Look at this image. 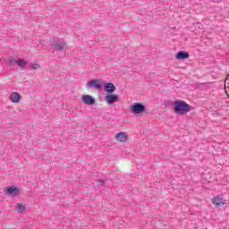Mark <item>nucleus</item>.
<instances>
[{
	"instance_id": "8",
	"label": "nucleus",
	"mask_w": 229,
	"mask_h": 229,
	"mask_svg": "<svg viewBox=\"0 0 229 229\" xmlns=\"http://www.w3.org/2000/svg\"><path fill=\"white\" fill-rule=\"evenodd\" d=\"M82 101L85 105H94V103H96V99H94L90 95H83Z\"/></svg>"
},
{
	"instance_id": "2",
	"label": "nucleus",
	"mask_w": 229,
	"mask_h": 229,
	"mask_svg": "<svg viewBox=\"0 0 229 229\" xmlns=\"http://www.w3.org/2000/svg\"><path fill=\"white\" fill-rule=\"evenodd\" d=\"M4 192L5 194H8V196L15 198L21 194V190L15 186H7L4 189Z\"/></svg>"
},
{
	"instance_id": "9",
	"label": "nucleus",
	"mask_w": 229,
	"mask_h": 229,
	"mask_svg": "<svg viewBox=\"0 0 229 229\" xmlns=\"http://www.w3.org/2000/svg\"><path fill=\"white\" fill-rule=\"evenodd\" d=\"M177 60H187L189 58V52L179 51L175 56Z\"/></svg>"
},
{
	"instance_id": "7",
	"label": "nucleus",
	"mask_w": 229,
	"mask_h": 229,
	"mask_svg": "<svg viewBox=\"0 0 229 229\" xmlns=\"http://www.w3.org/2000/svg\"><path fill=\"white\" fill-rule=\"evenodd\" d=\"M115 140L117 142H126V140H128V134L124 132H118L115 135Z\"/></svg>"
},
{
	"instance_id": "5",
	"label": "nucleus",
	"mask_w": 229,
	"mask_h": 229,
	"mask_svg": "<svg viewBox=\"0 0 229 229\" xmlns=\"http://www.w3.org/2000/svg\"><path fill=\"white\" fill-rule=\"evenodd\" d=\"M88 83H89V87L91 89H101V87H103V81L99 80V79L93 80L91 81H89Z\"/></svg>"
},
{
	"instance_id": "13",
	"label": "nucleus",
	"mask_w": 229,
	"mask_h": 229,
	"mask_svg": "<svg viewBox=\"0 0 229 229\" xmlns=\"http://www.w3.org/2000/svg\"><path fill=\"white\" fill-rule=\"evenodd\" d=\"M16 64L17 65H19V67H21V68H24L27 65L26 61L21 58L16 61Z\"/></svg>"
},
{
	"instance_id": "3",
	"label": "nucleus",
	"mask_w": 229,
	"mask_h": 229,
	"mask_svg": "<svg viewBox=\"0 0 229 229\" xmlns=\"http://www.w3.org/2000/svg\"><path fill=\"white\" fill-rule=\"evenodd\" d=\"M212 203L215 207H221L223 205H226V199H225L223 196L217 195L213 197Z\"/></svg>"
},
{
	"instance_id": "6",
	"label": "nucleus",
	"mask_w": 229,
	"mask_h": 229,
	"mask_svg": "<svg viewBox=\"0 0 229 229\" xmlns=\"http://www.w3.org/2000/svg\"><path fill=\"white\" fill-rule=\"evenodd\" d=\"M105 99L107 105H112V103H115V101H118L119 97H117V95H111V93H109L105 97Z\"/></svg>"
},
{
	"instance_id": "16",
	"label": "nucleus",
	"mask_w": 229,
	"mask_h": 229,
	"mask_svg": "<svg viewBox=\"0 0 229 229\" xmlns=\"http://www.w3.org/2000/svg\"><path fill=\"white\" fill-rule=\"evenodd\" d=\"M10 62H11V64H17V60H16V59H13V58H12V59L10 60Z\"/></svg>"
},
{
	"instance_id": "12",
	"label": "nucleus",
	"mask_w": 229,
	"mask_h": 229,
	"mask_svg": "<svg viewBox=\"0 0 229 229\" xmlns=\"http://www.w3.org/2000/svg\"><path fill=\"white\" fill-rule=\"evenodd\" d=\"M11 101H13V103H19V101H21V95L17 92H14L11 95Z\"/></svg>"
},
{
	"instance_id": "10",
	"label": "nucleus",
	"mask_w": 229,
	"mask_h": 229,
	"mask_svg": "<svg viewBox=\"0 0 229 229\" xmlns=\"http://www.w3.org/2000/svg\"><path fill=\"white\" fill-rule=\"evenodd\" d=\"M104 89L106 90V92H108L109 94H113V92H115V86L111 82H107L104 86Z\"/></svg>"
},
{
	"instance_id": "11",
	"label": "nucleus",
	"mask_w": 229,
	"mask_h": 229,
	"mask_svg": "<svg viewBox=\"0 0 229 229\" xmlns=\"http://www.w3.org/2000/svg\"><path fill=\"white\" fill-rule=\"evenodd\" d=\"M15 208L18 212V214H22V212L26 211V205L22 203H17L15 206Z\"/></svg>"
},
{
	"instance_id": "14",
	"label": "nucleus",
	"mask_w": 229,
	"mask_h": 229,
	"mask_svg": "<svg viewBox=\"0 0 229 229\" xmlns=\"http://www.w3.org/2000/svg\"><path fill=\"white\" fill-rule=\"evenodd\" d=\"M64 46H65V44H64L62 42H56L55 43V49L60 51V49H64Z\"/></svg>"
},
{
	"instance_id": "1",
	"label": "nucleus",
	"mask_w": 229,
	"mask_h": 229,
	"mask_svg": "<svg viewBox=\"0 0 229 229\" xmlns=\"http://www.w3.org/2000/svg\"><path fill=\"white\" fill-rule=\"evenodd\" d=\"M174 105L175 114L184 115V114H188V112H191V106L183 100H176Z\"/></svg>"
},
{
	"instance_id": "15",
	"label": "nucleus",
	"mask_w": 229,
	"mask_h": 229,
	"mask_svg": "<svg viewBox=\"0 0 229 229\" xmlns=\"http://www.w3.org/2000/svg\"><path fill=\"white\" fill-rule=\"evenodd\" d=\"M30 69L32 71H38V69H40V64H32L30 65Z\"/></svg>"
},
{
	"instance_id": "4",
	"label": "nucleus",
	"mask_w": 229,
	"mask_h": 229,
	"mask_svg": "<svg viewBox=\"0 0 229 229\" xmlns=\"http://www.w3.org/2000/svg\"><path fill=\"white\" fill-rule=\"evenodd\" d=\"M131 110L132 114H142V112H144V110H146V107L142 104H135V105L131 106Z\"/></svg>"
}]
</instances>
